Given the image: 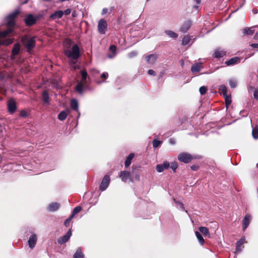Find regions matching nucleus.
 I'll return each mask as SVG.
<instances>
[{"mask_svg": "<svg viewBox=\"0 0 258 258\" xmlns=\"http://www.w3.org/2000/svg\"><path fill=\"white\" fill-rule=\"evenodd\" d=\"M19 14V11L17 10L7 17V29L4 31L0 32V45H8L13 43V38H7V36L13 31L15 25L14 19Z\"/></svg>", "mask_w": 258, "mask_h": 258, "instance_id": "f257e3e1", "label": "nucleus"}, {"mask_svg": "<svg viewBox=\"0 0 258 258\" xmlns=\"http://www.w3.org/2000/svg\"><path fill=\"white\" fill-rule=\"evenodd\" d=\"M64 54L69 58L73 60V64H75L76 61L80 56V48L77 44L73 45L71 49H65Z\"/></svg>", "mask_w": 258, "mask_h": 258, "instance_id": "f03ea898", "label": "nucleus"}, {"mask_svg": "<svg viewBox=\"0 0 258 258\" xmlns=\"http://www.w3.org/2000/svg\"><path fill=\"white\" fill-rule=\"evenodd\" d=\"M21 42L23 45L27 48V51L32 50L35 46V37H31L29 35H24L21 37Z\"/></svg>", "mask_w": 258, "mask_h": 258, "instance_id": "7ed1b4c3", "label": "nucleus"}, {"mask_svg": "<svg viewBox=\"0 0 258 258\" xmlns=\"http://www.w3.org/2000/svg\"><path fill=\"white\" fill-rule=\"evenodd\" d=\"M196 158V156H192L191 154L185 152L181 153L179 154L177 156V159L178 160L185 163H188L192 159Z\"/></svg>", "mask_w": 258, "mask_h": 258, "instance_id": "20e7f679", "label": "nucleus"}, {"mask_svg": "<svg viewBox=\"0 0 258 258\" xmlns=\"http://www.w3.org/2000/svg\"><path fill=\"white\" fill-rule=\"evenodd\" d=\"M107 23L104 19H100L98 23V31L101 34H104L107 30Z\"/></svg>", "mask_w": 258, "mask_h": 258, "instance_id": "39448f33", "label": "nucleus"}, {"mask_svg": "<svg viewBox=\"0 0 258 258\" xmlns=\"http://www.w3.org/2000/svg\"><path fill=\"white\" fill-rule=\"evenodd\" d=\"M119 177L121 178L122 181L126 182L128 179L133 182V179L132 177L130 172L127 171H122L120 172Z\"/></svg>", "mask_w": 258, "mask_h": 258, "instance_id": "423d86ee", "label": "nucleus"}, {"mask_svg": "<svg viewBox=\"0 0 258 258\" xmlns=\"http://www.w3.org/2000/svg\"><path fill=\"white\" fill-rule=\"evenodd\" d=\"M37 19L32 14L27 15L24 19L25 24L27 26H31L34 25L36 22Z\"/></svg>", "mask_w": 258, "mask_h": 258, "instance_id": "0eeeda50", "label": "nucleus"}, {"mask_svg": "<svg viewBox=\"0 0 258 258\" xmlns=\"http://www.w3.org/2000/svg\"><path fill=\"white\" fill-rule=\"evenodd\" d=\"M110 182V177L108 175H105L103 177L101 184L100 185V189L102 191L105 190L109 185Z\"/></svg>", "mask_w": 258, "mask_h": 258, "instance_id": "6e6552de", "label": "nucleus"}, {"mask_svg": "<svg viewBox=\"0 0 258 258\" xmlns=\"http://www.w3.org/2000/svg\"><path fill=\"white\" fill-rule=\"evenodd\" d=\"M72 231L71 229H69L64 235L61 236L57 240L58 243L59 244L65 243L69 241L71 236H72Z\"/></svg>", "mask_w": 258, "mask_h": 258, "instance_id": "1a4fd4ad", "label": "nucleus"}, {"mask_svg": "<svg viewBox=\"0 0 258 258\" xmlns=\"http://www.w3.org/2000/svg\"><path fill=\"white\" fill-rule=\"evenodd\" d=\"M8 111L10 113H13L16 110V103L13 99H11L7 102Z\"/></svg>", "mask_w": 258, "mask_h": 258, "instance_id": "9d476101", "label": "nucleus"}, {"mask_svg": "<svg viewBox=\"0 0 258 258\" xmlns=\"http://www.w3.org/2000/svg\"><path fill=\"white\" fill-rule=\"evenodd\" d=\"M169 167V162L167 161H165L162 164L157 165L156 169L158 172H161L163 171L164 170L168 169Z\"/></svg>", "mask_w": 258, "mask_h": 258, "instance_id": "9b49d317", "label": "nucleus"}, {"mask_svg": "<svg viewBox=\"0 0 258 258\" xmlns=\"http://www.w3.org/2000/svg\"><path fill=\"white\" fill-rule=\"evenodd\" d=\"M241 58L239 57L235 56L225 62L227 66H232L240 62Z\"/></svg>", "mask_w": 258, "mask_h": 258, "instance_id": "f8f14e48", "label": "nucleus"}, {"mask_svg": "<svg viewBox=\"0 0 258 258\" xmlns=\"http://www.w3.org/2000/svg\"><path fill=\"white\" fill-rule=\"evenodd\" d=\"M251 219L250 215H246L242 220V229L245 230L250 224Z\"/></svg>", "mask_w": 258, "mask_h": 258, "instance_id": "ddd939ff", "label": "nucleus"}, {"mask_svg": "<svg viewBox=\"0 0 258 258\" xmlns=\"http://www.w3.org/2000/svg\"><path fill=\"white\" fill-rule=\"evenodd\" d=\"M20 49V45L19 43H16L14 45V47L12 51L11 59L14 60L15 58V56L19 53Z\"/></svg>", "mask_w": 258, "mask_h": 258, "instance_id": "4468645a", "label": "nucleus"}, {"mask_svg": "<svg viewBox=\"0 0 258 258\" xmlns=\"http://www.w3.org/2000/svg\"><path fill=\"white\" fill-rule=\"evenodd\" d=\"M191 25V22L190 20H187L185 21L181 26L180 27V31L183 33L186 32Z\"/></svg>", "mask_w": 258, "mask_h": 258, "instance_id": "2eb2a0df", "label": "nucleus"}, {"mask_svg": "<svg viewBox=\"0 0 258 258\" xmlns=\"http://www.w3.org/2000/svg\"><path fill=\"white\" fill-rule=\"evenodd\" d=\"M157 58V55L155 54H152L147 55L145 57L146 61L150 64L154 63Z\"/></svg>", "mask_w": 258, "mask_h": 258, "instance_id": "dca6fc26", "label": "nucleus"}, {"mask_svg": "<svg viewBox=\"0 0 258 258\" xmlns=\"http://www.w3.org/2000/svg\"><path fill=\"white\" fill-rule=\"evenodd\" d=\"M37 241V236L36 234H32L29 238L28 242L30 248L35 247Z\"/></svg>", "mask_w": 258, "mask_h": 258, "instance_id": "f3484780", "label": "nucleus"}, {"mask_svg": "<svg viewBox=\"0 0 258 258\" xmlns=\"http://www.w3.org/2000/svg\"><path fill=\"white\" fill-rule=\"evenodd\" d=\"M226 54V51L218 48L215 50L214 53L213 54V56L215 58H219L225 56Z\"/></svg>", "mask_w": 258, "mask_h": 258, "instance_id": "a211bd4d", "label": "nucleus"}, {"mask_svg": "<svg viewBox=\"0 0 258 258\" xmlns=\"http://www.w3.org/2000/svg\"><path fill=\"white\" fill-rule=\"evenodd\" d=\"M63 15V12L60 10L55 11L50 16V18L52 20L61 18Z\"/></svg>", "mask_w": 258, "mask_h": 258, "instance_id": "6ab92c4d", "label": "nucleus"}, {"mask_svg": "<svg viewBox=\"0 0 258 258\" xmlns=\"http://www.w3.org/2000/svg\"><path fill=\"white\" fill-rule=\"evenodd\" d=\"M69 110L61 111L58 115V119L61 121H63L66 119L69 113Z\"/></svg>", "mask_w": 258, "mask_h": 258, "instance_id": "aec40b11", "label": "nucleus"}, {"mask_svg": "<svg viewBox=\"0 0 258 258\" xmlns=\"http://www.w3.org/2000/svg\"><path fill=\"white\" fill-rule=\"evenodd\" d=\"M60 205L57 203H52L48 206V209L49 211L53 212L56 211L59 208Z\"/></svg>", "mask_w": 258, "mask_h": 258, "instance_id": "412c9836", "label": "nucleus"}, {"mask_svg": "<svg viewBox=\"0 0 258 258\" xmlns=\"http://www.w3.org/2000/svg\"><path fill=\"white\" fill-rule=\"evenodd\" d=\"M85 84V83H84L80 82L77 84L76 86V91L80 94H82L83 93V89Z\"/></svg>", "mask_w": 258, "mask_h": 258, "instance_id": "4be33fe9", "label": "nucleus"}, {"mask_svg": "<svg viewBox=\"0 0 258 258\" xmlns=\"http://www.w3.org/2000/svg\"><path fill=\"white\" fill-rule=\"evenodd\" d=\"M200 231L205 236H207L208 237H210V234L209 230L208 228L204 226L199 227Z\"/></svg>", "mask_w": 258, "mask_h": 258, "instance_id": "5701e85b", "label": "nucleus"}, {"mask_svg": "<svg viewBox=\"0 0 258 258\" xmlns=\"http://www.w3.org/2000/svg\"><path fill=\"white\" fill-rule=\"evenodd\" d=\"M71 108L75 110V111H78V103L76 99H73L71 101Z\"/></svg>", "mask_w": 258, "mask_h": 258, "instance_id": "b1692460", "label": "nucleus"}, {"mask_svg": "<svg viewBox=\"0 0 258 258\" xmlns=\"http://www.w3.org/2000/svg\"><path fill=\"white\" fill-rule=\"evenodd\" d=\"M134 157V153H131L126 158L125 161V167H128L131 164V161L133 158Z\"/></svg>", "mask_w": 258, "mask_h": 258, "instance_id": "393cba45", "label": "nucleus"}, {"mask_svg": "<svg viewBox=\"0 0 258 258\" xmlns=\"http://www.w3.org/2000/svg\"><path fill=\"white\" fill-rule=\"evenodd\" d=\"M201 70V67L200 63H196L191 66V71L193 73H199Z\"/></svg>", "mask_w": 258, "mask_h": 258, "instance_id": "a878e982", "label": "nucleus"}, {"mask_svg": "<svg viewBox=\"0 0 258 258\" xmlns=\"http://www.w3.org/2000/svg\"><path fill=\"white\" fill-rule=\"evenodd\" d=\"M227 87L225 85H221L219 88V92L223 96L227 95Z\"/></svg>", "mask_w": 258, "mask_h": 258, "instance_id": "bb28decb", "label": "nucleus"}, {"mask_svg": "<svg viewBox=\"0 0 258 258\" xmlns=\"http://www.w3.org/2000/svg\"><path fill=\"white\" fill-rule=\"evenodd\" d=\"M195 234L198 239L199 243L201 245H203L205 243V240H204L202 235H201V234L198 231H196Z\"/></svg>", "mask_w": 258, "mask_h": 258, "instance_id": "cd10ccee", "label": "nucleus"}, {"mask_svg": "<svg viewBox=\"0 0 258 258\" xmlns=\"http://www.w3.org/2000/svg\"><path fill=\"white\" fill-rule=\"evenodd\" d=\"M42 101L43 102H44L45 103H46L47 104L49 103V95H48V93L46 91H44L42 93Z\"/></svg>", "mask_w": 258, "mask_h": 258, "instance_id": "c85d7f7f", "label": "nucleus"}, {"mask_svg": "<svg viewBox=\"0 0 258 258\" xmlns=\"http://www.w3.org/2000/svg\"><path fill=\"white\" fill-rule=\"evenodd\" d=\"M74 258H84V255L80 248H78L74 254Z\"/></svg>", "mask_w": 258, "mask_h": 258, "instance_id": "c756f323", "label": "nucleus"}, {"mask_svg": "<svg viewBox=\"0 0 258 258\" xmlns=\"http://www.w3.org/2000/svg\"><path fill=\"white\" fill-rule=\"evenodd\" d=\"M81 74L82 76V81L81 82L85 83L88 76L87 72L85 70H82L81 71Z\"/></svg>", "mask_w": 258, "mask_h": 258, "instance_id": "7c9ffc66", "label": "nucleus"}, {"mask_svg": "<svg viewBox=\"0 0 258 258\" xmlns=\"http://www.w3.org/2000/svg\"><path fill=\"white\" fill-rule=\"evenodd\" d=\"M245 242V239L242 238L236 242V248L237 251L240 250L241 246Z\"/></svg>", "mask_w": 258, "mask_h": 258, "instance_id": "2f4dec72", "label": "nucleus"}, {"mask_svg": "<svg viewBox=\"0 0 258 258\" xmlns=\"http://www.w3.org/2000/svg\"><path fill=\"white\" fill-rule=\"evenodd\" d=\"M165 33L169 37L173 38H175L178 37V35L176 33L171 30H166L165 31Z\"/></svg>", "mask_w": 258, "mask_h": 258, "instance_id": "473e14b6", "label": "nucleus"}, {"mask_svg": "<svg viewBox=\"0 0 258 258\" xmlns=\"http://www.w3.org/2000/svg\"><path fill=\"white\" fill-rule=\"evenodd\" d=\"M223 97L225 98V105H226V107L227 108L228 106L231 103V95H227L224 96Z\"/></svg>", "mask_w": 258, "mask_h": 258, "instance_id": "72a5a7b5", "label": "nucleus"}, {"mask_svg": "<svg viewBox=\"0 0 258 258\" xmlns=\"http://www.w3.org/2000/svg\"><path fill=\"white\" fill-rule=\"evenodd\" d=\"M252 135L254 139H258V125H256L253 129Z\"/></svg>", "mask_w": 258, "mask_h": 258, "instance_id": "f704fd0d", "label": "nucleus"}, {"mask_svg": "<svg viewBox=\"0 0 258 258\" xmlns=\"http://www.w3.org/2000/svg\"><path fill=\"white\" fill-rule=\"evenodd\" d=\"M254 32V30L252 28H245L243 30V33L245 35H252Z\"/></svg>", "mask_w": 258, "mask_h": 258, "instance_id": "c9c22d12", "label": "nucleus"}, {"mask_svg": "<svg viewBox=\"0 0 258 258\" xmlns=\"http://www.w3.org/2000/svg\"><path fill=\"white\" fill-rule=\"evenodd\" d=\"M82 210V208L80 206H77L75 207L73 211L72 215H71L72 217H73L76 214L79 213Z\"/></svg>", "mask_w": 258, "mask_h": 258, "instance_id": "e433bc0d", "label": "nucleus"}, {"mask_svg": "<svg viewBox=\"0 0 258 258\" xmlns=\"http://www.w3.org/2000/svg\"><path fill=\"white\" fill-rule=\"evenodd\" d=\"M229 85L230 86V87L232 88H235L237 86L236 80L235 79H230L229 80Z\"/></svg>", "mask_w": 258, "mask_h": 258, "instance_id": "4c0bfd02", "label": "nucleus"}, {"mask_svg": "<svg viewBox=\"0 0 258 258\" xmlns=\"http://www.w3.org/2000/svg\"><path fill=\"white\" fill-rule=\"evenodd\" d=\"M173 201L176 204H178L179 205V209L182 211H185L186 212V213H187V210H185V209H184V205L183 204V203L179 202V201H176L175 199H173Z\"/></svg>", "mask_w": 258, "mask_h": 258, "instance_id": "58836bf2", "label": "nucleus"}, {"mask_svg": "<svg viewBox=\"0 0 258 258\" xmlns=\"http://www.w3.org/2000/svg\"><path fill=\"white\" fill-rule=\"evenodd\" d=\"M190 41V38L188 36H184L182 41V44L183 45H187Z\"/></svg>", "mask_w": 258, "mask_h": 258, "instance_id": "ea45409f", "label": "nucleus"}, {"mask_svg": "<svg viewBox=\"0 0 258 258\" xmlns=\"http://www.w3.org/2000/svg\"><path fill=\"white\" fill-rule=\"evenodd\" d=\"M177 167L178 165L176 162H173L171 164H170L169 167H170L174 172L176 171Z\"/></svg>", "mask_w": 258, "mask_h": 258, "instance_id": "a19ab883", "label": "nucleus"}, {"mask_svg": "<svg viewBox=\"0 0 258 258\" xmlns=\"http://www.w3.org/2000/svg\"><path fill=\"white\" fill-rule=\"evenodd\" d=\"M207 91V88L206 87L202 86L200 88L199 91L202 95H204L206 94Z\"/></svg>", "mask_w": 258, "mask_h": 258, "instance_id": "79ce46f5", "label": "nucleus"}, {"mask_svg": "<svg viewBox=\"0 0 258 258\" xmlns=\"http://www.w3.org/2000/svg\"><path fill=\"white\" fill-rule=\"evenodd\" d=\"M161 144V142L158 140H154L153 142V146L154 148L158 147Z\"/></svg>", "mask_w": 258, "mask_h": 258, "instance_id": "37998d69", "label": "nucleus"}, {"mask_svg": "<svg viewBox=\"0 0 258 258\" xmlns=\"http://www.w3.org/2000/svg\"><path fill=\"white\" fill-rule=\"evenodd\" d=\"M72 218H73V217H72V216H71L69 218H68V219H67L65 220L64 223V225L66 227H68L69 226L70 222H71V221Z\"/></svg>", "mask_w": 258, "mask_h": 258, "instance_id": "c03bdc74", "label": "nucleus"}, {"mask_svg": "<svg viewBox=\"0 0 258 258\" xmlns=\"http://www.w3.org/2000/svg\"><path fill=\"white\" fill-rule=\"evenodd\" d=\"M109 50L112 52L114 53V55L115 54V53H116V47L114 45H112L111 46H110L109 47Z\"/></svg>", "mask_w": 258, "mask_h": 258, "instance_id": "a18cd8bd", "label": "nucleus"}, {"mask_svg": "<svg viewBox=\"0 0 258 258\" xmlns=\"http://www.w3.org/2000/svg\"><path fill=\"white\" fill-rule=\"evenodd\" d=\"M137 54H138V53H137V51H132V52H131L128 54V56L130 58H132V57H134L136 56L137 55Z\"/></svg>", "mask_w": 258, "mask_h": 258, "instance_id": "49530a36", "label": "nucleus"}, {"mask_svg": "<svg viewBox=\"0 0 258 258\" xmlns=\"http://www.w3.org/2000/svg\"><path fill=\"white\" fill-rule=\"evenodd\" d=\"M108 77V74L106 72H104L101 75V78L104 80L106 79Z\"/></svg>", "mask_w": 258, "mask_h": 258, "instance_id": "de8ad7c7", "label": "nucleus"}, {"mask_svg": "<svg viewBox=\"0 0 258 258\" xmlns=\"http://www.w3.org/2000/svg\"><path fill=\"white\" fill-rule=\"evenodd\" d=\"M253 96L255 99L258 100V88L254 90V93H253Z\"/></svg>", "mask_w": 258, "mask_h": 258, "instance_id": "09e8293b", "label": "nucleus"}, {"mask_svg": "<svg viewBox=\"0 0 258 258\" xmlns=\"http://www.w3.org/2000/svg\"><path fill=\"white\" fill-rule=\"evenodd\" d=\"M20 115L22 117H26L28 116V113L26 111L22 110L20 112Z\"/></svg>", "mask_w": 258, "mask_h": 258, "instance_id": "8fccbe9b", "label": "nucleus"}, {"mask_svg": "<svg viewBox=\"0 0 258 258\" xmlns=\"http://www.w3.org/2000/svg\"><path fill=\"white\" fill-rule=\"evenodd\" d=\"M190 168L193 171H197L199 169V166L198 165H194L190 167Z\"/></svg>", "mask_w": 258, "mask_h": 258, "instance_id": "3c124183", "label": "nucleus"}, {"mask_svg": "<svg viewBox=\"0 0 258 258\" xmlns=\"http://www.w3.org/2000/svg\"><path fill=\"white\" fill-rule=\"evenodd\" d=\"M71 13V10L70 9H66L64 12H63V14L66 15H69Z\"/></svg>", "mask_w": 258, "mask_h": 258, "instance_id": "603ef678", "label": "nucleus"}, {"mask_svg": "<svg viewBox=\"0 0 258 258\" xmlns=\"http://www.w3.org/2000/svg\"><path fill=\"white\" fill-rule=\"evenodd\" d=\"M148 74L149 75H153V76H155L156 75L155 72L154 70H148Z\"/></svg>", "mask_w": 258, "mask_h": 258, "instance_id": "864d4df0", "label": "nucleus"}, {"mask_svg": "<svg viewBox=\"0 0 258 258\" xmlns=\"http://www.w3.org/2000/svg\"><path fill=\"white\" fill-rule=\"evenodd\" d=\"M107 12H108V9L107 8L103 9L102 12H101L102 15H104L106 14L107 13Z\"/></svg>", "mask_w": 258, "mask_h": 258, "instance_id": "5fc2aeb1", "label": "nucleus"}, {"mask_svg": "<svg viewBox=\"0 0 258 258\" xmlns=\"http://www.w3.org/2000/svg\"><path fill=\"white\" fill-rule=\"evenodd\" d=\"M250 46L253 48H258V44L257 43H252Z\"/></svg>", "mask_w": 258, "mask_h": 258, "instance_id": "6e6d98bb", "label": "nucleus"}, {"mask_svg": "<svg viewBox=\"0 0 258 258\" xmlns=\"http://www.w3.org/2000/svg\"><path fill=\"white\" fill-rule=\"evenodd\" d=\"M169 142L171 144H175V140L171 138L169 139Z\"/></svg>", "mask_w": 258, "mask_h": 258, "instance_id": "4d7b16f0", "label": "nucleus"}, {"mask_svg": "<svg viewBox=\"0 0 258 258\" xmlns=\"http://www.w3.org/2000/svg\"><path fill=\"white\" fill-rule=\"evenodd\" d=\"M254 39H258V32L255 33L254 35Z\"/></svg>", "mask_w": 258, "mask_h": 258, "instance_id": "13d9d810", "label": "nucleus"}, {"mask_svg": "<svg viewBox=\"0 0 258 258\" xmlns=\"http://www.w3.org/2000/svg\"><path fill=\"white\" fill-rule=\"evenodd\" d=\"M197 4H200L201 0H194Z\"/></svg>", "mask_w": 258, "mask_h": 258, "instance_id": "bf43d9fd", "label": "nucleus"}, {"mask_svg": "<svg viewBox=\"0 0 258 258\" xmlns=\"http://www.w3.org/2000/svg\"><path fill=\"white\" fill-rule=\"evenodd\" d=\"M73 67H74V70H76V69H78L79 68V67L78 66H77H77H74Z\"/></svg>", "mask_w": 258, "mask_h": 258, "instance_id": "052dcab7", "label": "nucleus"}, {"mask_svg": "<svg viewBox=\"0 0 258 258\" xmlns=\"http://www.w3.org/2000/svg\"><path fill=\"white\" fill-rule=\"evenodd\" d=\"M253 13L254 14H256L257 13V10H253Z\"/></svg>", "mask_w": 258, "mask_h": 258, "instance_id": "680f3d73", "label": "nucleus"}, {"mask_svg": "<svg viewBox=\"0 0 258 258\" xmlns=\"http://www.w3.org/2000/svg\"><path fill=\"white\" fill-rule=\"evenodd\" d=\"M250 89L251 90H253V89H254V87H252V86H250Z\"/></svg>", "mask_w": 258, "mask_h": 258, "instance_id": "e2e57ef3", "label": "nucleus"}, {"mask_svg": "<svg viewBox=\"0 0 258 258\" xmlns=\"http://www.w3.org/2000/svg\"><path fill=\"white\" fill-rule=\"evenodd\" d=\"M150 0H146V2H149Z\"/></svg>", "mask_w": 258, "mask_h": 258, "instance_id": "0e129e2a", "label": "nucleus"}]
</instances>
